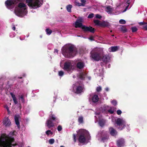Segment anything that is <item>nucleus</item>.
<instances>
[{
	"label": "nucleus",
	"instance_id": "26",
	"mask_svg": "<svg viewBox=\"0 0 147 147\" xmlns=\"http://www.w3.org/2000/svg\"><path fill=\"white\" fill-rule=\"evenodd\" d=\"M106 11L108 13H111L112 11V9L111 8L110 6L107 7L106 9Z\"/></svg>",
	"mask_w": 147,
	"mask_h": 147
},
{
	"label": "nucleus",
	"instance_id": "25",
	"mask_svg": "<svg viewBox=\"0 0 147 147\" xmlns=\"http://www.w3.org/2000/svg\"><path fill=\"white\" fill-rule=\"evenodd\" d=\"M109 25V23L106 22H101L100 24V26H104V27H106L108 26Z\"/></svg>",
	"mask_w": 147,
	"mask_h": 147
},
{
	"label": "nucleus",
	"instance_id": "34",
	"mask_svg": "<svg viewBox=\"0 0 147 147\" xmlns=\"http://www.w3.org/2000/svg\"><path fill=\"white\" fill-rule=\"evenodd\" d=\"M46 32H47V34L49 35H50L52 33V31L49 29V28H47L46 29Z\"/></svg>",
	"mask_w": 147,
	"mask_h": 147
},
{
	"label": "nucleus",
	"instance_id": "38",
	"mask_svg": "<svg viewBox=\"0 0 147 147\" xmlns=\"http://www.w3.org/2000/svg\"><path fill=\"white\" fill-rule=\"evenodd\" d=\"M99 125L101 127L103 126L105 124L104 123L102 120H100L99 122Z\"/></svg>",
	"mask_w": 147,
	"mask_h": 147
},
{
	"label": "nucleus",
	"instance_id": "6",
	"mask_svg": "<svg viewBox=\"0 0 147 147\" xmlns=\"http://www.w3.org/2000/svg\"><path fill=\"white\" fill-rule=\"evenodd\" d=\"M77 132L79 135L78 139L79 142L81 143H85L86 140L85 131L83 129H80Z\"/></svg>",
	"mask_w": 147,
	"mask_h": 147
},
{
	"label": "nucleus",
	"instance_id": "59",
	"mask_svg": "<svg viewBox=\"0 0 147 147\" xmlns=\"http://www.w3.org/2000/svg\"><path fill=\"white\" fill-rule=\"evenodd\" d=\"M22 77H18V78H19V79H22Z\"/></svg>",
	"mask_w": 147,
	"mask_h": 147
},
{
	"label": "nucleus",
	"instance_id": "16",
	"mask_svg": "<svg viewBox=\"0 0 147 147\" xmlns=\"http://www.w3.org/2000/svg\"><path fill=\"white\" fill-rule=\"evenodd\" d=\"M138 24L140 26H142V29L147 30V22L143 21L139 22Z\"/></svg>",
	"mask_w": 147,
	"mask_h": 147
},
{
	"label": "nucleus",
	"instance_id": "23",
	"mask_svg": "<svg viewBox=\"0 0 147 147\" xmlns=\"http://www.w3.org/2000/svg\"><path fill=\"white\" fill-rule=\"evenodd\" d=\"M98 95L95 94L93 96L92 98V101L94 102H96L98 100Z\"/></svg>",
	"mask_w": 147,
	"mask_h": 147
},
{
	"label": "nucleus",
	"instance_id": "13",
	"mask_svg": "<svg viewBox=\"0 0 147 147\" xmlns=\"http://www.w3.org/2000/svg\"><path fill=\"white\" fill-rule=\"evenodd\" d=\"M84 89V87L83 85H79L76 86L75 93L77 94H80L82 92H83V90Z\"/></svg>",
	"mask_w": 147,
	"mask_h": 147
},
{
	"label": "nucleus",
	"instance_id": "4",
	"mask_svg": "<svg viewBox=\"0 0 147 147\" xmlns=\"http://www.w3.org/2000/svg\"><path fill=\"white\" fill-rule=\"evenodd\" d=\"M90 57L96 61H98L102 59L101 51L98 49H94L90 53Z\"/></svg>",
	"mask_w": 147,
	"mask_h": 147
},
{
	"label": "nucleus",
	"instance_id": "63",
	"mask_svg": "<svg viewBox=\"0 0 147 147\" xmlns=\"http://www.w3.org/2000/svg\"><path fill=\"white\" fill-rule=\"evenodd\" d=\"M28 147H30V146H28Z\"/></svg>",
	"mask_w": 147,
	"mask_h": 147
},
{
	"label": "nucleus",
	"instance_id": "46",
	"mask_svg": "<svg viewBox=\"0 0 147 147\" xmlns=\"http://www.w3.org/2000/svg\"><path fill=\"white\" fill-rule=\"evenodd\" d=\"M94 17V14L93 13H91L88 16V18H91Z\"/></svg>",
	"mask_w": 147,
	"mask_h": 147
},
{
	"label": "nucleus",
	"instance_id": "52",
	"mask_svg": "<svg viewBox=\"0 0 147 147\" xmlns=\"http://www.w3.org/2000/svg\"><path fill=\"white\" fill-rule=\"evenodd\" d=\"M15 1H16V2L17 3L18 2H20V1H23L24 0H14Z\"/></svg>",
	"mask_w": 147,
	"mask_h": 147
},
{
	"label": "nucleus",
	"instance_id": "31",
	"mask_svg": "<svg viewBox=\"0 0 147 147\" xmlns=\"http://www.w3.org/2000/svg\"><path fill=\"white\" fill-rule=\"evenodd\" d=\"M74 3L75 5L76 6H84V4H81V3H80L77 1H75Z\"/></svg>",
	"mask_w": 147,
	"mask_h": 147
},
{
	"label": "nucleus",
	"instance_id": "33",
	"mask_svg": "<svg viewBox=\"0 0 147 147\" xmlns=\"http://www.w3.org/2000/svg\"><path fill=\"white\" fill-rule=\"evenodd\" d=\"M94 22L96 25L100 26L101 22L98 20H94Z\"/></svg>",
	"mask_w": 147,
	"mask_h": 147
},
{
	"label": "nucleus",
	"instance_id": "49",
	"mask_svg": "<svg viewBox=\"0 0 147 147\" xmlns=\"http://www.w3.org/2000/svg\"><path fill=\"white\" fill-rule=\"evenodd\" d=\"M73 140L75 142L76 141V136L75 134H73Z\"/></svg>",
	"mask_w": 147,
	"mask_h": 147
},
{
	"label": "nucleus",
	"instance_id": "61",
	"mask_svg": "<svg viewBox=\"0 0 147 147\" xmlns=\"http://www.w3.org/2000/svg\"><path fill=\"white\" fill-rule=\"evenodd\" d=\"M60 147H64V146H61Z\"/></svg>",
	"mask_w": 147,
	"mask_h": 147
},
{
	"label": "nucleus",
	"instance_id": "44",
	"mask_svg": "<svg viewBox=\"0 0 147 147\" xmlns=\"http://www.w3.org/2000/svg\"><path fill=\"white\" fill-rule=\"evenodd\" d=\"M112 104L114 106H116L117 105V102L115 100H113L111 102Z\"/></svg>",
	"mask_w": 147,
	"mask_h": 147
},
{
	"label": "nucleus",
	"instance_id": "20",
	"mask_svg": "<svg viewBox=\"0 0 147 147\" xmlns=\"http://www.w3.org/2000/svg\"><path fill=\"white\" fill-rule=\"evenodd\" d=\"M109 59L110 57L109 55H105L103 56L102 60L104 62L106 63L109 61Z\"/></svg>",
	"mask_w": 147,
	"mask_h": 147
},
{
	"label": "nucleus",
	"instance_id": "37",
	"mask_svg": "<svg viewBox=\"0 0 147 147\" xmlns=\"http://www.w3.org/2000/svg\"><path fill=\"white\" fill-rule=\"evenodd\" d=\"M46 134L47 135L49 136L50 134L52 135L53 134V132H52L51 130H48L46 131Z\"/></svg>",
	"mask_w": 147,
	"mask_h": 147
},
{
	"label": "nucleus",
	"instance_id": "7",
	"mask_svg": "<svg viewBox=\"0 0 147 147\" xmlns=\"http://www.w3.org/2000/svg\"><path fill=\"white\" fill-rule=\"evenodd\" d=\"M118 129L120 130H122L125 127V122L122 119L118 118L115 121Z\"/></svg>",
	"mask_w": 147,
	"mask_h": 147
},
{
	"label": "nucleus",
	"instance_id": "15",
	"mask_svg": "<svg viewBox=\"0 0 147 147\" xmlns=\"http://www.w3.org/2000/svg\"><path fill=\"white\" fill-rule=\"evenodd\" d=\"M3 124L5 126L9 127L11 125V123L8 117H5L3 121Z\"/></svg>",
	"mask_w": 147,
	"mask_h": 147
},
{
	"label": "nucleus",
	"instance_id": "55",
	"mask_svg": "<svg viewBox=\"0 0 147 147\" xmlns=\"http://www.w3.org/2000/svg\"><path fill=\"white\" fill-rule=\"evenodd\" d=\"M58 51L57 49H55L54 50V53H58Z\"/></svg>",
	"mask_w": 147,
	"mask_h": 147
},
{
	"label": "nucleus",
	"instance_id": "39",
	"mask_svg": "<svg viewBox=\"0 0 147 147\" xmlns=\"http://www.w3.org/2000/svg\"><path fill=\"white\" fill-rule=\"evenodd\" d=\"M119 23L120 24H125L126 23V21L124 20L121 19L119 20Z\"/></svg>",
	"mask_w": 147,
	"mask_h": 147
},
{
	"label": "nucleus",
	"instance_id": "9",
	"mask_svg": "<svg viewBox=\"0 0 147 147\" xmlns=\"http://www.w3.org/2000/svg\"><path fill=\"white\" fill-rule=\"evenodd\" d=\"M14 0H7L5 2V6L7 8L11 9L13 8L17 4Z\"/></svg>",
	"mask_w": 147,
	"mask_h": 147
},
{
	"label": "nucleus",
	"instance_id": "12",
	"mask_svg": "<svg viewBox=\"0 0 147 147\" xmlns=\"http://www.w3.org/2000/svg\"><path fill=\"white\" fill-rule=\"evenodd\" d=\"M72 67V65L71 63L69 61H66L64 63L63 69L65 70L68 71L71 70Z\"/></svg>",
	"mask_w": 147,
	"mask_h": 147
},
{
	"label": "nucleus",
	"instance_id": "40",
	"mask_svg": "<svg viewBox=\"0 0 147 147\" xmlns=\"http://www.w3.org/2000/svg\"><path fill=\"white\" fill-rule=\"evenodd\" d=\"M55 142L54 139H51L49 140V143L50 144H53Z\"/></svg>",
	"mask_w": 147,
	"mask_h": 147
},
{
	"label": "nucleus",
	"instance_id": "50",
	"mask_svg": "<svg viewBox=\"0 0 147 147\" xmlns=\"http://www.w3.org/2000/svg\"><path fill=\"white\" fill-rule=\"evenodd\" d=\"M94 37L92 36H91L89 37V39L91 40H94Z\"/></svg>",
	"mask_w": 147,
	"mask_h": 147
},
{
	"label": "nucleus",
	"instance_id": "36",
	"mask_svg": "<svg viewBox=\"0 0 147 147\" xmlns=\"http://www.w3.org/2000/svg\"><path fill=\"white\" fill-rule=\"evenodd\" d=\"M109 137L107 136L103 137L102 138V140L103 142L108 140Z\"/></svg>",
	"mask_w": 147,
	"mask_h": 147
},
{
	"label": "nucleus",
	"instance_id": "56",
	"mask_svg": "<svg viewBox=\"0 0 147 147\" xmlns=\"http://www.w3.org/2000/svg\"><path fill=\"white\" fill-rule=\"evenodd\" d=\"M105 90L107 91H108L109 90V88H105Z\"/></svg>",
	"mask_w": 147,
	"mask_h": 147
},
{
	"label": "nucleus",
	"instance_id": "53",
	"mask_svg": "<svg viewBox=\"0 0 147 147\" xmlns=\"http://www.w3.org/2000/svg\"><path fill=\"white\" fill-rule=\"evenodd\" d=\"M128 4V5H127V6H126V8H125V10L124 11H125L127 10V9L128 8V7H129V4Z\"/></svg>",
	"mask_w": 147,
	"mask_h": 147
},
{
	"label": "nucleus",
	"instance_id": "62",
	"mask_svg": "<svg viewBox=\"0 0 147 147\" xmlns=\"http://www.w3.org/2000/svg\"><path fill=\"white\" fill-rule=\"evenodd\" d=\"M110 32H112V31L111 30Z\"/></svg>",
	"mask_w": 147,
	"mask_h": 147
},
{
	"label": "nucleus",
	"instance_id": "1",
	"mask_svg": "<svg viewBox=\"0 0 147 147\" xmlns=\"http://www.w3.org/2000/svg\"><path fill=\"white\" fill-rule=\"evenodd\" d=\"M62 51L65 57L67 58L74 57L77 53L76 49L73 45L63 47L62 49Z\"/></svg>",
	"mask_w": 147,
	"mask_h": 147
},
{
	"label": "nucleus",
	"instance_id": "32",
	"mask_svg": "<svg viewBox=\"0 0 147 147\" xmlns=\"http://www.w3.org/2000/svg\"><path fill=\"white\" fill-rule=\"evenodd\" d=\"M78 121L80 123H82L83 122V117L82 116H80L78 118Z\"/></svg>",
	"mask_w": 147,
	"mask_h": 147
},
{
	"label": "nucleus",
	"instance_id": "11",
	"mask_svg": "<svg viewBox=\"0 0 147 147\" xmlns=\"http://www.w3.org/2000/svg\"><path fill=\"white\" fill-rule=\"evenodd\" d=\"M83 18L82 17H79L78 18L76 21L75 22V27L76 28H80L83 26L82 23L83 22Z\"/></svg>",
	"mask_w": 147,
	"mask_h": 147
},
{
	"label": "nucleus",
	"instance_id": "54",
	"mask_svg": "<svg viewBox=\"0 0 147 147\" xmlns=\"http://www.w3.org/2000/svg\"><path fill=\"white\" fill-rule=\"evenodd\" d=\"M12 29L15 31L16 30V27L14 25H13V26L12 28Z\"/></svg>",
	"mask_w": 147,
	"mask_h": 147
},
{
	"label": "nucleus",
	"instance_id": "45",
	"mask_svg": "<svg viewBox=\"0 0 147 147\" xmlns=\"http://www.w3.org/2000/svg\"><path fill=\"white\" fill-rule=\"evenodd\" d=\"M64 74V73L63 71H60L59 72V75L60 76H62Z\"/></svg>",
	"mask_w": 147,
	"mask_h": 147
},
{
	"label": "nucleus",
	"instance_id": "2",
	"mask_svg": "<svg viewBox=\"0 0 147 147\" xmlns=\"http://www.w3.org/2000/svg\"><path fill=\"white\" fill-rule=\"evenodd\" d=\"M59 120L55 115L51 114L49 116V118L47 119L46 123V126L48 128L54 127L55 125V122L58 123Z\"/></svg>",
	"mask_w": 147,
	"mask_h": 147
},
{
	"label": "nucleus",
	"instance_id": "60",
	"mask_svg": "<svg viewBox=\"0 0 147 147\" xmlns=\"http://www.w3.org/2000/svg\"><path fill=\"white\" fill-rule=\"evenodd\" d=\"M111 36H114V34H112L111 35Z\"/></svg>",
	"mask_w": 147,
	"mask_h": 147
},
{
	"label": "nucleus",
	"instance_id": "30",
	"mask_svg": "<svg viewBox=\"0 0 147 147\" xmlns=\"http://www.w3.org/2000/svg\"><path fill=\"white\" fill-rule=\"evenodd\" d=\"M108 112L110 114H113L114 113V107H110V109L108 110Z\"/></svg>",
	"mask_w": 147,
	"mask_h": 147
},
{
	"label": "nucleus",
	"instance_id": "10",
	"mask_svg": "<svg viewBox=\"0 0 147 147\" xmlns=\"http://www.w3.org/2000/svg\"><path fill=\"white\" fill-rule=\"evenodd\" d=\"M81 28L84 32H89L93 33H94L95 31L94 28L90 26L88 27L85 25H83Z\"/></svg>",
	"mask_w": 147,
	"mask_h": 147
},
{
	"label": "nucleus",
	"instance_id": "35",
	"mask_svg": "<svg viewBox=\"0 0 147 147\" xmlns=\"http://www.w3.org/2000/svg\"><path fill=\"white\" fill-rule=\"evenodd\" d=\"M131 30L133 32H136L138 30L137 28L135 26L132 27L131 28Z\"/></svg>",
	"mask_w": 147,
	"mask_h": 147
},
{
	"label": "nucleus",
	"instance_id": "24",
	"mask_svg": "<svg viewBox=\"0 0 147 147\" xmlns=\"http://www.w3.org/2000/svg\"><path fill=\"white\" fill-rule=\"evenodd\" d=\"M26 6V5L24 3H20L18 5V8L21 9H26L25 8Z\"/></svg>",
	"mask_w": 147,
	"mask_h": 147
},
{
	"label": "nucleus",
	"instance_id": "8",
	"mask_svg": "<svg viewBox=\"0 0 147 147\" xmlns=\"http://www.w3.org/2000/svg\"><path fill=\"white\" fill-rule=\"evenodd\" d=\"M15 14L17 16L23 17L26 13V9H21L16 8L14 10Z\"/></svg>",
	"mask_w": 147,
	"mask_h": 147
},
{
	"label": "nucleus",
	"instance_id": "5",
	"mask_svg": "<svg viewBox=\"0 0 147 147\" xmlns=\"http://www.w3.org/2000/svg\"><path fill=\"white\" fill-rule=\"evenodd\" d=\"M41 0H26L28 5L33 9L40 7L41 5Z\"/></svg>",
	"mask_w": 147,
	"mask_h": 147
},
{
	"label": "nucleus",
	"instance_id": "14",
	"mask_svg": "<svg viewBox=\"0 0 147 147\" xmlns=\"http://www.w3.org/2000/svg\"><path fill=\"white\" fill-rule=\"evenodd\" d=\"M117 146L118 147H123L125 145V141L124 140L121 138L119 139L116 141Z\"/></svg>",
	"mask_w": 147,
	"mask_h": 147
},
{
	"label": "nucleus",
	"instance_id": "28",
	"mask_svg": "<svg viewBox=\"0 0 147 147\" xmlns=\"http://www.w3.org/2000/svg\"><path fill=\"white\" fill-rule=\"evenodd\" d=\"M118 49V47L117 46L112 47L111 48V51H110L113 52H115L117 51Z\"/></svg>",
	"mask_w": 147,
	"mask_h": 147
},
{
	"label": "nucleus",
	"instance_id": "41",
	"mask_svg": "<svg viewBox=\"0 0 147 147\" xmlns=\"http://www.w3.org/2000/svg\"><path fill=\"white\" fill-rule=\"evenodd\" d=\"M102 89L101 87L99 86L97 87L96 90L97 92H99L102 90Z\"/></svg>",
	"mask_w": 147,
	"mask_h": 147
},
{
	"label": "nucleus",
	"instance_id": "58",
	"mask_svg": "<svg viewBox=\"0 0 147 147\" xmlns=\"http://www.w3.org/2000/svg\"><path fill=\"white\" fill-rule=\"evenodd\" d=\"M129 1L130 0H127V1L126 2V3H127V4H129Z\"/></svg>",
	"mask_w": 147,
	"mask_h": 147
},
{
	"label": "nucleus",
	"instance_id": "22",
	"mask_svg": "<svg viewBox=\"0 0 147 147\" xmlns=\"http://www.w3.org/2000/svg\"><path fill=\"white\" fill-rule=\"evenodd\" d=\"M10 94L11 96V97L13 98L14 103L15 104H17L18 103V101L17 100V99L15 95L11 92L10 93Z\"/></svg>",
	"mask_w": 147,
	"mask_h": 147
},
{
	"label": "nucleus",
	"instance_id": "17",
	"mask_svg": "<svg viewBox=\"0 0 147 147\" xmlns=\"http://www.w3.org/2000/svg\"><path fill=\"white\" fill-rule=\"evenodd\" d=\"M109 131L110 134L112 136H116L117 134V132L113 127H110L109 129Z\"/></svg>",
	"mask_w": 147,
	"mask_h": 147
},
{
	"label": "nucleus",
	"instance_id": "18",
	"mask_svg": "<svg viewBox=\"0 0 147 147\" xmlns=\"http://www.w3.org/2000/svg\"><path fill=\"white\" fill-rule=\"evenodd\" d=\"M19 115H15L14 116V119L15 123L17 125V126L18 128H20V122L19 120Z\"/></svg>",
	"mask_w": 147,
	"mask_h": 147
},
{
	"label": "nucleus",
	"instance_id": "21",
	"mask_svg": "<svg viewBox=\"0 0 147 147\" xmlns=\"http://www.w3.org/2000/svg\"><path fill=\"white\" fill-rule=\"evenodd\" d=\"M84 67V63L81 62H78L77 64V67L78 68L81 69L83 68Z\"/></svg>",
	"mask_w": 147,
	"mask_h": 147
},
{
	"label": "nucleus",
	"instance_id": "29",
	"mask_svg": "<svg viewBox=\"0 0 147 147\" xmlns=\"http://www.w3.org/2000/svg\"><path fill=\"white\" fill-rule=\"evenodd\" d=\"M120 29L123 32V33L126 32L127 30L125 26H123L121 27L120 28Z\"/></svg>",
	"mask_w": 147,
	"mask_h": 147
},
{
	"label": "nucleus",
	"instance_id": "51",
	"mask_svg": "<svg viewBox=\"0 0 147 147\" xmlns=\"http://www.w3.org/2000/svg\"><path fill=\"white\" fill-rule=\"evenodd\" d=\"M81 1L82 3L81 4H84L85 5V3L86 2V1L85 0H81Z\"/></svg>",
	"mask_w": 147,
	"mask_h": 147
},
{
	"label": "nucleus",
	"instance_id": "19",
	"mask_svg": "<svg viewBox=\"0 0 147 147\" xmlns=\"http://www.w3.org/2000/svg\"><path fill=\"white\" fill-rule=\"evenodd\" d=\"M86 76V74L84 72H82L80 73L79 77L81 80H84L85 79Z\"/></svg>",
	"mask_w": 147,
	"mask_h": 147
},
{
	"label": "nucleus",
	"instance_id": "48",
	"mask_svg": "<svg viewBox=\"0 0 147 147\" xmlns=\"http://www.w3.org/2000/svg\"><path fill=\"white\" fill-rule=\"evenodd\" d=\"M121 113H122L121 111L120 110H117V113L118 115H120L121 114Z\"/></svg>",
	"mask_w": 147,
	"mask_h": 147
},
{
	"label": "nucleus",
	"instance_id": "3",
	"mask_svg": "<svg viewBox=\"0 0 147 147\" xmlns=\"http://www.w3.org/2000/svg\"><path fill=\"white\" fill-rule=\"evenodd\" d=\"M0 137L3 144L4 147H11V146H15L16 145L12 144V143L14 141V139L13 138H11L8 141L6 142L5 141L7 137L6 134H2Z\"/></svg>",
	"mask_w": 147,
	"mask_h": 147
},
{
	"label": "nucleus",
	"instance_id": "57",
	"mask_svg": "<svg viewBox=\"0 0 147 147\" xmlns=\"http://www.w3.org/2000/svg\"><path fill=\"white\" fill-rule=\"evenodd\" d=\"M6 109H7V111H8V112H9L10 111H9V108H8V107H7Z\"/></svg>",
	"mask_w": 147,
	"mask_h": 147
},
{
	"label": "nucleus",
	"instance_id": "47",
	"mask_svg": "<svg viewBox=\"0 0 147 147\" xmlns=\"http://www.w3.org/2000/svg\"><path fill=\"white\" fill-rule=\"evenodd\" d=\"M96 17L97 18L101 19L102 18V16L99 14H97L96 15Z\"/></svg>",
	"mask_w": 147,
	"mask_h": 147
},
{
	"label": "nucleus",
	"instance_id": "27",
	"mask_svg": "<svg viewBox=\"0 0 147 147\" xmlns=\"http://www.w3.org/2000/svg\"><path fill=\"white\" fill-rule=\"evenodd\" d=\"M72 7V6L71 5H69L66 6V9L68 12H71V9Z\"/></svg>",
	"mask_w": 147,
	"mask_h": 147
},
{
	"label": "nucleus",
	"instance_id": "42",
	"mask_svg": "<svg viewBox=\"0 0 147 147\" xmlns=\"http://www.w3.org/2000/svg\"><path fill=\"white\" fill-rule=\"evenodd\" d=\"M20 98L21 99V101L22 102L24 103L25 100L24 98V96L23 95H21L20 96Z\"/></svg>",
	"mask_w": 147,
	"mask_h": 147
},
{
	"label": "nucleus",
	"instance_id": "43",
	"mask_svg": "<svg viewBox=\"0 0 147 147\" xmlns=\"http://www.w3.org/2000/svg\"><path fill=\"white\" fill-rule=\"evenodd\" d=\"M62 127L61 125H59L57 127V129L58 131H60L62 130Z\"/></svg>",
	"mask_w": 147,
	"mask_h": 147
}]
</instances>
